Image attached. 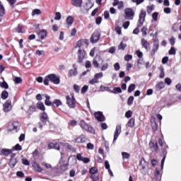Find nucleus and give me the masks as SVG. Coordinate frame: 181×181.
Segmentation results:
<instances>
[{
    "mask_svg": "<svg viewBox=\"0 0 181 181\" xmlns=\"http://www.w3.org/2000/svg\"><path fill=\"white\" fill-rule=\"evenodd\" d=\"M100 91L102 93H104V91H108L110 93V91H111V89H110V87L108 86H104L103 85H101L100 86Z\"/></svg>",
    "mask_w": 181,
    "mask_h": 181,
    "instance_id": "39",
    "label": "nucleus"
},
{
    "mask_svg": "<svg viewBox=\"0 0 181 181\" xmlns=\"http://www.w3.org/2000/svg\"><path fill=\"white\" fill-rule=\"evenodd\" d=\"M16 32H18V33H23V27H22V25H18V27L16 28Z\"/></svg>",
    "mask_w": 181,
    "mask_h": 181,
    "instance_id": "54",
    "label": "nucleus"
},
{
    "mask_svg": "<svg viewBox=\"0 0 181 181\" xmlns=\"http://www.w3.org/2000/svg\"><path fill=\"white\" fill-rule=\"evenodd\" d=\"M149 146L151 149H153L156 151V152H158V142L156 141H150Z\"/></svg>",
    "mask_w": 181,
    "mask_h": 181,
    "instance_id": "22",
    "label": "nucleus"
},
{
    "mask_svg": "<svg viewBox=\"0 0 181 181\" xmlns=\"http://www.w3.org/2000/svg\"><path fill=\"white\" fill-rule=\"evenodd\" d=\"M45 104L47 107H52L53 102L50 101V96L49 95H45Z\"/></svg>",
    "mask_w": 181,
    "mask_h": 181,
    "instance_id": "25",
    "label": "nucleus"
},
{
    "mask_svg": "<svg viewBox=\"0 0 181 181\" xmlns=\"http://www.w3.org/2000/svg\"><path fill=\"white\" fill-rule=\"evenodd\" d=\"M73 69H69L68 72V77H76L78 74V66L77 64H72Z\"/></svg>",
    "mask_w": 181,
    "mask_h": 181,
    "instance_id": "6",
    "label": "nucleus"
},
{
    "mask_svg": "<svg viewBox=\"0 0 181 181\" xmlns=\"http://www.w3.org/2000/svg\"><path fill=\"white\" fill-rule=\"evenodd\" d=\"M87 91H88V86L85 85L82 87V88L81 90V94H86V93H87Z\"/></svg>",
    "mask_w": 181,
    "mask_h": 181,
    "instance_id": "47",
    "label": "nucleus"
},
{
    "mask_svg": "<svg viewBox=\"0 0 181 181\" xmlns=\"http://www.w3.org/2000/svg\"><path fill=\"white\" fill-rule=\"evenodd\" d=\"M86 141V136L83 134L81 135L79 137L75 139V142H76L77 144H84Z\"/></svg>",
    "mask_w": 181,
    "mask_h": 181,
    "instance_id": "21",
    "label": "nucleus"
},
{
    "mask_svg": "<svg viewBox=\"0 0 181 181\" xmlns=\"http://www.w3.org/2000/svg\"><path fill=\"white\" fill-rule=\"evenodd\" d=\"M5 14V8L4 7V5L0 4V17L4 16Z\"/></svg>",
    "mask_w": 181,
    "mask_h": 181,
    "instance_id": "49",
    "label": "nucleus"
},
{
    "mask_svg": "<svg viewBox=\"0 0 181 181\" xmlns=\"http://www.w3.org/2000/svg\"><path fill=\"white\" fill-rule=\"evenodd\" d=\"M158 144L160 146H164L161 149V153L163 155L162 159H166V155H168V149H169V146H168V144H166V143H163L162 139H158Z\"/></svg>",
    "mask_w": 181,
    "mask_h": 181,
    "instance_id": "4",
    "label": "nucleus"
},
{
    "mask_svg": "<svg viewBox=\"0 0 181 181\" xmlns=\"http://www.w3.org/2000/svg\"><path fill=\"white\" fill-rule=\"evenodd\" d=\"M101 22H103V18L101 16H98L95 18L96 25H100Z\"/></svg>",
    "mask_w": 181,
    "mask_h": 181,
    "instance_id": "59",
    "label": "nucleus"
},
{
    "mask_svg": "<svg viewBox=\"0 0 181 181\" xmlns=\"http://www.w3.org/2000/svg\"><path fill=\"white\" fill-rule=\"evenodd\" d=\"M71 98H70V95H66V105L69 108H76V98H74V94H71Z\"/></svg>",
    "mask_w": 181,
    "mask_h": 181,
    "instance_id": "3",
    "label": "nucleus"
},
{
    "mask_svg": "<svg viewBox=\"0 0 181 181\" xmlns=\"http://www.w3.org/2000/svg\"><path fill=\"white\" fill-rule=\"evenodd\" d=\"M127 126L129 128H134L135 127V118L132 117L127 122Z\"/></svg>",
    "mask_w": 181,
    "mask_h": 181,
    "instance_id": "31",
    "label": "nucleus"
},
{
    "mask_svg": "<svg viewBox=\"0 0 181 181\" xmlns=\"http://www.w3.org/2000/svg\"><path fill=\"white\" fill-rule=\"evenodd\" d=\"M104 76V74H103V72H99L97 73L94 75V77L98 81L99 78H103V76Z\"/></svg>",
    "mask_w": 181,
    "mask_h": 181,
    "instance_id": "52",
    "label": "nucleus"
},
{
    "mask_svg": "<svg viewBox=\"0 0 181 181\" xmlns=\"http://www.w3.org/2000/svg\"><path fill=\"white\" fill-rule=\"evenodd\" d=\"M94 117L98 122H104L105 121V116L101 111H98L94 113Z\"/></svg>",
    "mask_w": 181,
    "mask_h": 181,
    "instance_id": "9",
    "label": "nucleus"
},
{
    "mask_svg": "<svg viewBox=\"0 0 181 181\" xmlns=\"http://www.w3.org/2000/svg\"><path fill=\"white\" fill-rule=\"evenodd\" d=\"M74 90L75 93L78 94V93H80V87L78 86V85L74 84Z\"/></svg>",
    "mask_w": 181,
    "mask_h": 181,
    "instance_id": "61",
    "label": "nucleus"
},
{
    "mask_svg": "<svg viewBox=\"0 0 181 181\" xmlns=\"http://www.w3.org/2000/svg\"><path fill=\"white\" fill-rule=\"evenodd\" d=\"M158 16H159V13L154 12L152 13V18L154 22H156L158 21Z\"/></svg>",
    "mask_w": 181,
    "mask_h": 181,
    "instance_id": "53",
    "label": "nucleus"
},
{
    "mask_svg": "<svg viewBox=\"0 0 181 181\" xmlns=\"http://www.w3.org/2000/svg\"><path fill=\"white\" fill-rule=\"evenodd\" d=\"M135 87H136V85L135 83H131L129 87H128V89H127V92L129 93H132V91H134L135 90Z\"/></svg>",
    "mask_w": 181,
    "mask_h": 181,
    "instance_id": "37",
    "label": "nucleus"
},
{
    "mask_svg": "<svg viewBox=\"0 0 181 181\" xmlns=\"http://www.w3.org/2000/svg\"><path fill=\"white\" fill-rule=\"evenodd\" d=\"M38 36H40V39H41V40H44V39H46L47 37V30H41L38 33Z\"/></svg>",
    "mask_w": 181,
    "mask_h": 181,
    "instance_id": "18",
    "label": "nucleus"
},
{
    "mask_svg": "<svg viewBox=\"0 0 181 181\" xmlns=\"http://www.w3.org/2000/svg\"><path fill=\"white\" fill-rule=\"evenodd\" d=\"M12 149L9 148H1L0 149V156H8V155H11L12 153Z\"/></svg>",
    "mask_w": 181,
    "mask_h": 181,
    "instance_id": "14",
    "label": "nucleus"
},
{
    "mask_svg": "<svg viewBox=\"0 0 181 181\" xmlns=\"http://www.w3.org/2000/svg\"><path fill=\"white\" fill-rule=\"evenodd\" d=\"M49 81L53 84H60V76H57L56 74H48L44 78V85L49 86Z\"/></svg>",
    "mask_w": 181,
    "mask_h": 181,
    "instance_id": "1",
    "label": "nucleus"
},
{
    "mask_svg": "<svg viewBox=\"0 0 181 181\" xmlns=\"http://www.w3.org/2000/svg\"><path fill=\"white\" fill-rule=\"evenodd\" d=\"M60 19H62V13L57 12L55 13L54 21H60Z\"/></svg>",
    "mask_w": 181,
    "mask_h": 181,
    "instance_id": "56",
    "label": "nucleus"
},
{
    "mask_svg": "<svg viewBox=\"0 0 181 181\" xmlns=\"http://www.w3.org/2000/svg\"><path fill=\"white\" fill-rule=\"evenodd\" d=\"M40 13H42V11H40V9L39 8H35L32 11V16H35L36 15H40Z\"/></svg>",
    "mask_w": 181,
    "mask_h": 181,
    "instance_id": "40",
    "label": "nucleus"
},
{
    "mask_svg": "<svg viewBox=\"0 0 181 181\" xmlns=\"http://www.w3.org/2000/svg\"><path fill=\"white\" fill-rule=\"evenodd\" d=\"M134 96H129L127 99V105H132V104H134Z\"/></svg>",
    "mask_w": 181,
    "mask_h": 181,
    "instance_id": "48",
    "label": "nucleus"
},
{
    "mask_svg": "<svg viewBox=\"0 0 181 181\" xmlns=\"http://www.w3.org/2000/svg\"><path fill=\"white\" fill-rule=\"evenodd\" d=\"M81 46H84L83 44V39L79 40L76 42V45L75 46L76 48L79 47V49H81Z\"/></svg>",
    "mask_w": 181,
    "mask_h": 181,
    "instance_id": "51",
    "label": "nucleus"
},
{
    "mask_svg": "<svg viewBox=\"0 0 181 181\" xmlns=\"http://www.w3.org/2000/svg\"><path fill=\"white\" fill-rule=\"evenodd\" d=\"M71 5L75 8H81L83 6V0H71Z\"/></svg>",
    "mask_w": 181,
    "mask_h": 181,
    "instance_id": "16",
    "label": "nucleus"
},
{
    "mask_svg": "<svg viewBox=\"0 0 181 181\" xmlns=\"http://www.w3.org/2000/svg\"><path fill=\"white\" fill-rule=\"evenodd\" d=\"M93 65L95 67V69H98L100 67V64L98 63V61H97L96 58L93 59Z\"/></svg>",
    "mask_w": 181,
    "mask_h": 181,
    "instance_id": "46",
    "label": "nucleus"
},
{
    "mask_svg": "<svg viewBox=\"0 0 181 181\" xmlns=\"http://www.w3.org/2000/svg\"><path fill=\"white\" fill-rule=\"evenodd\" d=\"M141 46L146 49V50H149V49H151V44L144 38L141 39Z\"/></svg>",
    "mask_w": 181,
    "mask_h": 181,
    "instance_id": "17",
    "label": "nucleus"
},
{
    "mask_svg": "<svg viewBox=\"0 0 181 181\" xmlns=\"http://www.w3.org/2000/svg\"><path fill=\"white\" fill-rule=\"evenodd\" d=\"M125 47H127V44H124V42H121L118 46L119 50H125Z\"/></svg>",
    "mask_w": 181,
    "mask_h": 181,
    "instance_id": "42",
    "label": "nucleus"
},
{
    "mask_svg": "<svg viewBox=\"0 0 181 181\" xmlns=\"http://www.w3.org/2000/svg\"><path fill=\"white\" fill-rule=\"evenodd\" d=\"M158 49H159V44H153V49L151 52V56L152 57L155 56V54L156 53V52H158Z\"/></svg>",
    "mask_w": 181,
    "mask_h": 181,
    "instance_id": "23",
    "label": "nucleus"
},
{
    "mask_svg": "<svg viewBox=\"0 0 181 181\" xmlns=\"http://www.w3.org/2000/svg\"><path fill=\"white\" fill-rule=\"evenodd\" d=\"M66 24L68 25V26H71V25H73V23H74V18H73V16H69L66 18Z\"/></svg>",
    "mask_w": 181,
    "mask_h": 181,
    "instance_id": "27",
    "label": "nucleus"
},
{
    "mask_svg": "<svg viewBox=\"0 0 181 181\" xmlns=\"http://www.w3.org/2000/svg\"><path fill=\"white\" fill-rule=\"evenodd\" d=\"M109 91L112 94H121V93H122V89L121 87H115L113 88V90H110Z\"/></svg>",
    "mask_w": 181,
    "mask_h": 181,
    "instance_id": "24",
    "label": "nucleus"
},
{
    "mask_svg": "<svg viewBox=\"0 0 181 181\" xmlns=\"http://www.w3.org/2000/svg\"><path fill=\"white\" fill-rule=\"evenodd\" d=\"M12 110V101L8 100L3 105L4 112H9Z\"/></svg>",
    "mask_w": 181,
    "mask_h": 181,
    "instance_id": "10",
    "label": "nucleus"
},
{
    "mask_svg": "<svg viewBox=\"0 0 181 181\" xmlns=\"http://www.w3.org/2000/svg\"><path fill=\"white\" fill-rule=\"evenodd\" d=\"M36 110H37V106L36 107L35 105H30L28 110L29 115H32L33 112H36Z\"/></svg>",
    "mask_w": 181,
    "mask_h": 181,
    "instance_id": "29",
    "label": "nucleus"
},
{
    "mask_svg": "<svg viewBox=\"0 0 181 181\" xmlns=\"http://www.w3.org/2000/svg\"><path fill=\"white\" fill-rule=\"evenodd\" d=\"M108 69V64L107 63H105L102 66H101V71H105V70H107Z\"/></svg>",
    "mask_w": 181,
    "mask_h": 181,
    "instance_id": "62",
    "label": "nucleus"
},
{
    "mask_svg": "<svg viewBox=\"0 0 181 181\" xmlns=\"http://www.w3.org/2000/svg\"><path fill=\"white\" fill-rule=\"evenodd\" d=\"M11 151L12 152H13V151H22V146H21L19 144H16L11 148Z\"/></svg>",
    "mask_w": 181,
    "mask_h": 181,
    "instance_id": "36",
    "label": "nucleus"
},
{
    "mask_svg": "<svg viewBox=\"0 0 181 181\" xmlns=\"http://www.w3.org/2000/svg\"><path fill=\"white\" fill-rule=\"evenodd\" d=\"M40 119L49 121V116L47 115V113H46V112H42L40 116Z\"/></svg>",
    "mask_w": 181,
    "mask_h": 181,
    "instance_id": "34",
    "label": "nucleus"
},
{
    "mask_svg": "<svg viewBox=\"0 0 181 181\" xmlns=\"http://www.w3.org/2000/svg\"><path fill=\"white\" fill-rule=\"evenodd\" d=\"M100 37H101V33H100L98 31L93 33L90 38V43H98V42L100 41Z\"/></svg>",
    "mask_w": 181,
    "mask_h": 181,
    "instance_id": "7",
    "label": "nucleus"
},
{
    "mask_svg": "<svg viewBox=\"0 0 181 181\" xmlns=\"http://www.w3.org/2000/svg\"><path fill=\"white\" fill-rule=\"evenodd\" d=\"M32 165L36 172L41 173L43 171V169L42 167H40V165H39V163H37L36 161L33 162Z\"/></svg>",
    "mask_w": 181,
    "mask_h": 181,
    "instance_id": "19",
    "label": "nucleus"
},
{
    "mask_svg": "<svg viewBox=\"0 0 181 181\" xmlns=\"http://www.w3.org/2000/svg\"><path fill=\"white\" fill-rule=\"evenodd\" d=\"M136 54L137 57H139V59H142V57H144V53L142 52H141V50H139V49L136 51Z\"/></svg>",
    "mask_w": 181,
    "mask_h": 181,
    "instance_id": "55",
    "label": "nucleus"
},
{
    "mask_svg": "<svg viewBox=\"0 0 181 181\" xmlns=\"http://www.w3.org/2000/svg\"><path fill=\"white\" fill-rule=\"evenodd\" d=\"M124 117L126 118H131L132 117V110H128L125 112Z\"/></svg>",
    "mask_w": 181,
    "mask_h": 181,
    "instance_id": "57",
    "label": "nucleus"
},
{
    "mask_svg": "<svg viewBox=\"0 0 181 181\" xmlns=\"http://www.w3.org/2000/svg\"><path fill=\"white\" fill-rule=\"evenodd\" d=\"M124 14H125V18L130 21H132V19H134V16H135V12L131 8H126L124 10Z\"/></svg>",
    "mask_w": 181,
    "mask_h": 181,
    "instance_id": "8",
    "label": "nucleus"
},
{
    "mask_svg": "<svg viewBox=\"0 0 181 181\" xmlns=\"http://www.w3.org/2000/svg\"><path fill=\"white\" fill-rule=\"evenodd\" d=\"M97 83H98V81L95 78V77L94 76L93 78H92L91 80L89 81V84H97Z\"/></svg>",
    "mask_w": 181,
    "mask_h": 181,
    "instance_id": "63",
    "label": "nucleus"
},
{
    "mask_svg": "<svg viewBox=\"0 0 181 181\" xmlns=\"http://www.w3.org/2000/svg\"><path fill=\"white\" fill-rule=\"evenodd\" d=\"M80 127L82 128V129L86 131V132H90L93 135L95 134V130L94 129V127L91 126V124H87L84 120H81Z\"/></svg>",
    "mask_w": 181,
    "mask_h": 181,
    "instance_id": "2",
    "label": "nucleus"
},
{
    "mask_svg": "<svg viewBox=\"0 0 181 181\" xmlns=\"http://www.w3.org/2000/svg\"><path fill=\"white\" fill-rule=\"evenodd\" d=\"M18 163V160L16 159H10V161L8 163V165L10 168H15V165Z\"/></svg>",
    "mask_w": 181,
    "mask_h": 181,
    "instance_id": "35",
    "label": "nucleus"
},
{
    "mask_svg": "<svg viewBox=\"0 0 181 181\" xmlns=\"http://www.w3.org/2000/svg\"><path fill=\"white\" fill-rule=\"evenodd\" d=\"M47 149H55V151H60V144H59L57 142H49L47 145Z\"/></svg>",
    "mask_w": 181,
    "mask_h": 181,
    "instance_id": "12",
    "label": "nucleus"
},
{
    "mask_svg": "<svg viewBox=\"0 0 181 181\" xmlns=\"http://www.w3.org/2000/svg\"><path fill=\"white\" fill-rule=\"evenodd\" d=\"M151 128L153 131V132H156L158 131V123H156V120L155 119L151 122Z\"/></svg>",
    "mask_w": 181,
    "mask_h": 181,
    "instance_id": "30",
    "label": "nucleus"
},
{
    "mask_svg": "<svg viewBox=\"0 0 181 181\" xmlns=\"http://www.w3.org/2000/svg\"><path fill=\"white\" fill-rule=\"evenodd\" d=\"M146 30H148V28H147L146 26H144V27L141 28V33H142V35H143V36H144V37H145V36H146V35H147Z\"/></svg>",
    "mask_w": 181,
    "mask_h": 181,
    "instance_id": "60",
    "label": "nucleus"
},
{
    "mask_svg": "<svg viewBox=\"0 0 181 181\" xmlns=\"http://www.w3.org/2000/svg\"><path fill=\"white\" fill-rule=\"evenodd\" d=\"M19 125H20L19 122L14 121L13 122V129H18V128H19Z\"/></svg>",
    "mask_w": 181,
    "mask_h": 181,
    "instance_id": "58",
    "label": "nucleus"
},
{
    "mask_svg": "<svg viewBox=\"0 0 181 181\" xmlns=\"http://www.w3.org/2000/svg\"><path fill=\"white\" fill-rule=\"evenodd\" d=\"M160 75H159V78H163L165 77V69L163 68V66H160Z\"/></svg>",
    "mask_w": 181,
    "mask_h": 181,
    "instance_id": "41",
    "label": "nucleus"
},
{
    "mask_svg": "<svg viewBox=\"0 0 181 181\" xmlns=\"http://www.w3.org/2000/svg\"><path fill=\"white\" fill-rule=\"evenodd\" d=\"M13 81L15 84H21V83H22V78L19 76H16L13 79Z\"/></svg>",
    "mask_w": 181,
    "mask_h": 181,
    "instance_id": "44",
    "label": "nucleus"
},
{
    "mask_svg": "<svg viewBox=\"0 0 181 181\" xmlns=\"http://www.w3.org/2000/svg\"><path fill=\"white\" fill-rule=\"evenodd\" d=\"M168 54H170V56L173 55V54H176V49H175V47H171L169 52H168Z\"/></svg>",
    "mask_w": 181,
    "mask_h": 181,
    "instance_id": "50",
    "label": "nucleus"
},
{
    "mask_svg": "<svg viewBox=\"0 0 181 181\" xmlns=\"http://www.w3.org/2000/svg\"><path fill=\"white\" fill-rule=\"evenodd\" d=\"M97 172H98V169L95 167H92L89 170V173H90V175H95Z\"/></svg>",
    "mask_w": 181,
    "mask_h": 181,
    "instance_id": "45",
    "label": "nucleus"
},
{
    "mask_svg": "<svg viewBox=\"0 0 181 181\" xmlns=\"http://www.w3.org/2000/svg\"><path fill=\"white\" fill-rule=\"evenodd\" d=\"M37 108H38V110H40L41 111H46V107L42 102L37 103Z\"/></svg>",
    "mask_w": 181,
    "mask_h": 181,
    "instance_id": "32",
    "label": "nucleus"
},
{
    "mask_svg": "<svg viewBox=\"0 0 181 181\" xmlns=\"http://www.w3.org/2000/svg\"><path fill=\"white\" fill-rule=\"evenodd\" d=\"M163 88H165V83L163 81H160L156 85V91H160Z\"/></svg>",
    "mask_w": 181,
    "mask_h": 181,
    "instance_id": "26",
    "label": "nucleus"
},
{
    "mask_svg": "<svg viewBox=\"0 0 181 181\" xmlns=\"http://www.w3.org/2000/svg\"><path fill=\"white\" fill-rule=\"evenodd\" d=\"M145 18H146V11L141 10L139 14V19L138 21L139 27L144 25V22H145Z\"/></svg>",
    "mask_w": 181,
    "mask_h": 181,
    "instance_id": "11",
    "label": "nucleus"
},
{
    "mask_svg": "<svg viewBox=\"0 0 181 181\" xmlns=\"http://www.w3.org/2000/svg\"><path fill=\"white\" fill-rule=\"evenodd\" d=\"M87 54V52H86V50H84V49H81L79 48L78 50V60H77V63H78V64H81L84 60V59H86V56Z\"/></svg>",
    "mask_w": 181,
    "mask_h": 181,
    "instance_id": "5",
    "label": "nucleus"
},
{
    "mask_svg": "<svg viewBox=\"0 0 181 181\" xmlns=\"http://www.w3.org/2000/svg\"><path fill=\"white\" fill-rule=\"evenodd\" d=\"M122 156L123 159H129V156H131V154H129L127 152H122Z\"/></svg>",
    "mask_w": 181,
    "mask_h": 181,
    "instance_id": "43",
    "label": "nucleus"
},
{
    "mask_svg": "<svg viewBox=\"0 0 181 181\" xmlns=\"http://www.w3.org/2000/svg\"><path fill=\"white\" fill-rule=\"evenodd\" d=\"M148 163L145 160V159H141L140 161V166L141 167V169L144 170V169H146L148 168Z\"/></svg>",
    "mask_w": 181,
    "mask_h": 181,
    "instance_id": "28",
    "label": "nucleus"
},
{
    "mask_svg": "<svg viewBox=\"0 0 181 181\" xmlns=\"http://www.w3.org/2000/svg\"><path fill=\"white\" fill-rule=\"evenodd\" d=\"M0 87L1 88H5L6 90H8V88H9V85H8V83H6V81H4L3 82H0Z\"/></svg>",
    "mask_w": 181,
    "mask_h": 181,
    "instance_id": "38",
    "label": "nucleus"
},
{
    "mask_svg": "<svg viewBox=\"0 0 181 181\" xmlns=\"http://www.w3.org/2000/svg\"><path fill=\"white\" fill-rule=\"evenodd\" d=\"M40 153H39V151L37 149L35 150L33 153V158H38Z\"/></svg>",
    "mask_w": 181,
    "mask_h": 181,
    "instance_id": "64",
    "label": "nucleus"
},
{
    "mask_svg": "<svg viewBox=\"0 0 181 181\" xmlns=\"http://www.w3.org/2000/svg\"><path fill=\"white\" fill-rule=\"evenodd\" d=\"M61 105H63L62 100L60 99H54L52 101V108H59Z\"/></svg>",
    "mask_w": 181,
    "mask_h": 181,
    "instance_id": "15",
    "label": "nucleus"
},
{
    "mask_svg": "<svg viewBox=\"0 0 181 181\" xmlns=\"http://www.w3.org/2000/svg\"><path fill=\"white\" fill-rule=\"evenodd\" d=\"M48 122L49 120L40 119V122H38V127L41 131L42 129H43V127H45V125H47Z\"/></svg>",
    "mask_w": 181,
    "mask_h": 181,
    "instance_id": "20",
    "label": "nucleus"
},
{
    "mask_svg": "<svg viewBox=\"0 0 181 181\" xmlns=\"http://www.w3.org/2000/svg\"><path fill=\"white\" fill-rule=\"evenodd\" d=\"M121 134V124L117 125L115 128V131L114 132V139H113V144L118 139V136Z\"/></svg>",
    "mask_w": 181,
    "mask_h": 181,
    "instance_id": "13",
    "label": "nucleus"
},
{
    "mask_svg": "<svg viewBox=\"0 0 181 181\" xmlns=\"http://www.w3.org/2000/svg\"><path fill=\"white\" fill-rule=\"evenodd\" d=\"M9 97V93L7 90H3L1 94V98L2 100H6Z\"/></svg>",
    "mask_w": 181,
    "mask_h": 181,
    "instance_id": "33",
    "label": "nucleus"
}]
</instances>
